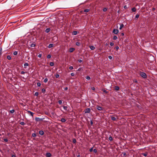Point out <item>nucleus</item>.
Here are the masks:
<instances>
[{
  "mask_svg": "<svg viewBox=\"0 0 157 157\" xmlns=\"http://www.w3.org/2000/svg\"><path fill=\"white\" fill-rule=\"evenodd\" d=\"M140 75L141 76L144 78H146L147 77L146 74L144 72H141Z\"/></svg>",
  "mask_w": 157,
  "mask_h": 157,
  "instance_id": "f257e3e1",
  "label": "nucleus"
},
{
  "mask_svg": "<svg viewBox=\"0 0 157 157\" xmlns=\"http://www.w3.org/2000/svg\"><path fill=\"white\" fill-rule=\"evenodd\" d=\"M119 32L118 30L114 29L113 31V33L115 34H117Z\"/></svg>",
  "mask_w": 157,
  "mask_h": 157,
  "instance_id": "f03ea898",
  "label": "nucleus"
},
{
  "mask_svg": "<svg viewBox=\"0 0 157 157\" xmlns=\"http://www.w3.org/2000/svg\"><path fill=\"white\" fill-rule=\"evenodd\" d=\"M90 109L89 108L86 109L85 110V113H89L90 112Z\"/></svg>",
  "mask_w": 157,
  "mask_h": 157,
  "instance_id": "7ed1b4c3",
  "label": "nucleus"
},
{
  "mask_svg": "<svg viewBox=\"0 0 157 157\" xmlns=\"http://www.w3.org/2000/svg\"><path fill=\"white\" fill-rule=\"evenodd\" d=\"M75 49L74 48H70L69 49L68 51L70 52H72L74 50H75Z\"/></svg>",
  "mask_w": 157,
  "mask_h": 157,
  "instance_id": "20e7f679",
  "label": "nucleus"
},
{
  "mask_svg": "<svg viewBox=\"0 0 157 157\" xmlns=\"http://www.w3.org/2000/svg\"><path fill=\"white\" fill-rule=\"evenodd\" d=\"M97 109L99 110H103V108L102 107L99 106L98 105L97 106Z\"/></svg>",
  "mask_w": 157,
  "mask_h": 157,
  "instance_id": "39448f33",
  "label": "nucleus"
},
{
  "mask_svg": "<svg viewBox=\"0 0 157 157\" xmlns=\"http://www.w3.org/2000/svg\"><path fill=\"white\" fill-rule=\"evenodd\" d=\"M45 156L47 157H50L51 156V154L49 152H47L45 154Z\"/></svg>",
  "mask_w": 157,
  "mask_h": 157,
  "instance_id": "423d86ee",
  "label": "nucleus"
},
{
  "mask_svg": "<svg viewBox=\"0 0 157 157\" xmlns=\"http://www.w3.org/2000/svg\"><path fill=\"white\" fill-rule=\"evenodd\" d=\"M35 120L37 121H39L42 120V119L39 117H36L35 118Z\"/></svg>",
  "mask_w": 157,
  "mask_h": 157,
  "instance_id": "0eeeda50",
  "label": "nucleus"
},
{
  "mask_svg": "<svg viewBox=\"0 0 157 157\" xmlns=\"http://www.w3.org/2000/svg\"><path fill=\"white\" fill-rule=\"evenodd\" d=\"M39 133L41 135H43L44 134V132L42 130L40 131L39 132Z\"/></svg>",
  "mask_w": 157,
  "mask_h": 157,
  "instance_id": "6e6552de",
  "label": "nucleus"
},
{
  "mask_svg": "<svg viewBox=\"0 0 157 157\" xmlns=\"http://www.w3.org/2000/svg\"><path fill=\"white\" fill-rule=\"evenodd\" d=\"M28 112L29 114H30L33 117V115L34 114L33 113V112H31V111H28Z\"/></svg>",
  "mask_w": 157,
  "mask_h": 157,
  "instance_id": "1a4fd4ad",
  "label": "nucleus"
},
{
  "mask_svg": "<svg viewBox=\"0 0 157 157\" xmlns=\"http://www.w3.org/2000/svg\"><path fill=\"white\" fill-rule=\"evenodd\" d=\"M78 32L77 31H73L72 33V34L73 35H76L78 33Z\"/></svg>",
  "mask_w": 157,
  "mask_h": 157,
  "instance_id": "9d476101",
  "label": "nucleus"
},
{
  "mask_svg": "<svg viewBox=\"0 0 157 157\" xmlns=\"http://www.w3.org/2000/svg\"><path fill=\"white\" fill-rule=\"evenodd\" d=\"M50 30V28H48L46 29L45 30V32L46 33H49Z\"/></svg>",
  "mask_w": 157,
  "mask_h": 157,
  "instance_id": "9b49d317",
  "label": "nucleus"
},
{
  "mask_svg": "<svg viewBox=\"0 0 157 157\" xmlns=\"http://www.w3.org/2000/svg\"><path fill=\"white\" fill-rule=\"evenodd\" d=\"M131 10L132 12H135L136 11V9L135 7H133L132 9Z\"/></svg>",
  "mask_w": 157,
  "mask_h": 157,
  "instance_id": "f8f14e48",
  "label": "nucleus"
},
{
  "mask_svg": "<svg viewBox=\"0 0 157 157\" xmlns=\"http://www.w3.org/2000/svg\"><path fill=\"white\" fill-rule=\"evenodd\" d=\"M90 48L91 50H94L95 49V47L93 45L90 46Z\"/></svg>",
  "mask_w": 157,
  "mask_h": 157,
  "instance_id": "ddd939ff",
  "label": "nucleus"
},
{
  "mask_svg": "<svg viewBox=\"0 0 157 157\" xmlns=\"http://www.w3.org/2000/svg\"><path fill=\"white\" fill-rule=\"evenodd\" d=\"M111 119L113 121H116V118L115 117H111Z\"/></svg>",
  "mask_w": 157,
  "mask_h": 157,
  "instance_id": "4468645a",
  "label": "nucleus"
},
{
  "mask_svg": "<svg viewBox=\"0 0 157 157\" xmlns=\"http://www.w3.org/2000/svg\"><path fill=\"white\" fill-rule=\"evenodd\" d=\"M7 59L9 60H10L11 59V57L10 56V55H8L7 56V57H6Z\"/></svg>",
  "mask_w": 157,
  "mask_h": 157,
  "instance_id": "2eb2a0df",
  "label": "nucleus"
},
{
  "mask_svg": "<svg viewBox=\"0 0 157 157\" xmlns=\"http://www.w3.org/2000/svg\"><path fill=\"white\" fill-rule=\"evenodd\" d=\"M53 45H54L53 44H50L48 46V48H51L52 47H53Z\"/></svg>",
  "mask_w": 157,
  "mask_h": 157,
  "instance_id": "dca6fc26",
  "label": "nucleus"
},
{
  "mask_svg": "<svg viewBox=\"0 0 157 157\" xmlns=\"http://www.w3.org/2000/svg\"><path fill=\"white\" fill-rule=\"evenodd\" d=\"M60 121L63 122H64L66 121L65 119L62 118L61 119Z\"/></svg>",
  "mask_w": 157,
  "mask_h": 157,
  "instance_id": "f3484780",
  "label": "nucleus"
},
{
  "mask_svg": "<svg viewBox=\"0 0 157 157\" xmlns=\"http://www.w3.org/2000/svg\"><path fill=\"white\" fill-rule=\"evenodd\" d=\"M36 46V44L34 43H33L30 45V47H34Z\"/></svg>",
  "mask_w": 157,
  "mask_h": 157,
  "instance_id": "a211bd4d",
  "label": "nucleus"
},
{
  "mask_svg": "<svg viewBox=\"0 0 157 157\" xmlns=\"http://www.w3.org/2000/svg\"><path fill=\"white\" fill-rule=\"evenodd\" d=\"M124 26V25L123 24H121L120 25V29H121Z\"/></svg>",
  "mask_w": 157,
  "mask_h": 157,
  "instance_id": "6ab92c4d",
  "label": "nucleus"
},
{
  "mask_svg": "<svg viewBox=\"0 0 157 157\" xmlns=\"http://www.w3.org/2000/svg\"><path fill=\"white\" fill-rule=\"evenodd\" d=\"M76 45L78 46H79L80 45V43L79 42H77L76 43Z\"/></svg>",
  "mask_w": 157,
  "mask_h": 157,
  "instance_id": "aec40b11",
  "label": "nucleus"
},
{
  "mask_svg": "<svg viewBox=\"0 0 157 157\" xmlns=\"http://www.w3.org/2000/svg\"><path fill=\"white\" fill-rule=\"evenodd\" d=\"M102 90L105 93V94H107L108 93V91L105 90V89H102Z\"/></svg>",
  "mask_w": 157,
  "mask_h": 157,
  "instance_id": "412c9836",
  "label": "nucleus"
},
{
  "mask_svg": "<svg viewBox=\"0 0 157 157\" xmlns=\"http://www.w3.org/2000/svg\"><path fill=\"white\" fill-rule=\"evenodd\" d=\"M89 10H90L89 9H86L84 10V12H89Z\"/></svg>",
  "mask_w": 157,
  "mask_h": 157,
  "instance_id": "4be33fe9",
  "label": "nucleus"
},
{
  "mask_svg": "<svg viewBox=\"0 0 157 157\" xmlns=\"http://www.w3.org/2000/svg\"><path fill=\"white\" fill-rule=\"evenodd\" d=\"M54 63L53 62H50V65L51 66H53L54 65Z\"/></svg>",
  "mask_w": 157,
  "mask_h": 157,
  "instance_id": "5701e85b",
  "label": "nucleus"
},
{
  "mask_svg": "<svg viewBox=\"0 0 157 157\" xmlns=\"http://www.w3.org/2000/svg\"><path fill=\"white\" fill-rule=\"evenodd\" d=\"M108 10V8H104L103 9V10L104 12H106Z\"/></svg>",
  "mask_w": 157,
  "mask_h": 157,
  "instance_id": "b1692460",
  "label": "nucleus"
},
{
  "mask_svg": "<svg viewBox=\"0 0 157 157\" xmlns=\"http://www.w3.org/2000/svg\"><path fill=\"white\" fill-rule=\"evenodd\" d=\"M147 153H142V155H144L145 156H146L147 155Z\"/></svg>",
  "mask_w": 157,
  "mask_h": 157,
  "instance_id": "393cba45",
  "label": "nucleus"
},
{
  "mask_svg": "<svg viewBox=\"0 0 157 157\" xmlns=\"http://www.w3.org/2000/svg\"><path fill=\"white\" fill-rule=\"evenodd\" d=\"M24 66H29V64L28 63H26L24 64Z\"/></svg>",
  "mask_w": 157,
  "mask_h": 157,
  "instance_id": "a878e982",
  "label": "nucleus"
},
{
  "mask_svg": "<svg viewBox=\"0 0 157 157\" xmlns=\"http://www.w3.org/2000/svg\"><path fill=\"white\" fill-rule=\"evenodd\" d=\"M48 79L47 78H45V79H44V82L45 83H46L47 82H48Z\"/></svg>",
  "mask_w": 157,
  "mask_h": 157,
  "instance_id": "bb28decb",
  "label": "nucleus"
},
{
  "mask_svg": "<svg viewBox=\"0 0 157 157\" xmlns=\"http://www.w3.org/2000/svg\"><path fill=\"white\" fill-rule=\"evenodd\" d=\"M63 108L64 109L66 110H67V106H63Z\"/></svg>",
  "mask_w": 157,
  "mask_h": 157,
  "instance_id": "cd10ccee",
  "label": "nucleus"
},
{
  "mask_svg": "<svg viewBox=\"0 0 157 157\" xmlns=\"http://www.w3.org/2000/svg\"><path fill=\"white\" fill-rule=\"evenodd\" d=\"M76 139L75 138H74L73 139V142L74 143H76Z\"/></svg>",
  "mask_w": 157,
  "mask_h": 157,
  "instance_id": "c85d7f7f",
  "label": "nucleus"
},
{
  "mask_svg": "<svg viewBox=\"0 0 157 157\" xmlns=\"http://www.w3.org/2000/svg\"><path fill=\"white\" fill-rule=\"evenodd\" d=\"M17 51H15L14 52H13V54L14 55H17Z\"/></svg>",
  "mask_w": 157,
  "mask_h": 157,
  "instance_id": "c756f323",
  "label": "nucleus"
},
{
  "mask_svg": "<svg viewBox=\"0 0 157 157\" xmlns=\"http://www.w3.org/2000/svg\"><path fill=\"white\" fill-rule=\"evenodd\" d=\"M14 110L12 109V110H10V112L11 113H13L14 112Z\"/></svg>",
  "mask_w": 157,
  "mask_h": 157,
  "instance_id": "7c9ffc66",
  "label": "nucleus"
},
{
  "mask_svg": "<svg viewBox=\"0 0 157 157\" xmlns=\"http://www.w3.org/2000/svg\"><path fill=\"white\" fill-rule=\"evenodd\" d=\"M20 124L22 125H24L25 124L24 122H21L20 123Z\"/></svg>",
  "mask_w": 157,
  "mask_h": 157,
  "instance_id": "2f4dec72",
  "label": "nucleus"
},
{
  "mask_svg": "<svg viewBox=\"0 0 157 157\" xmlns=\"http://www.w3.org/2000/svg\"><path fill=\"white\" fill-rule=\"evenodd\" d=\"M109 139L110 141H112L113 140V138L111 136H110L109 138Z\"/></svg>",
  "mask_w": 157,
  "mask_h": 157,
  "instance_id": "473e14b6",
  "label": "nucleus"
},
{
  "mask_svg": "<svg viewBox=\"0 0 157 157\" xmlns=\"http://www.w3.org/2000/svg\"><path fill=\"white\" fill-rule=\"evenodd\" d=\"M37 86L38 87H40L41 86V83L40 82H38Z\"/></svg>",
  "mask_w": 157,
  "mask_h": 157,
  "instance_id": "72a5a7b5",
  "label": "nucleus"
},
{
  "mask_svg": "<svg viewBox=\"0 0 157 157\" xmlns=\"http://www.w3.org/2000/svg\"><path fill=\"white\" fill-rule=\"evenodd\" d=\"M117 38V37L116 36H114L113 37V39L114 40H116Z\"/></svg>",
  "mask_w": 157,
  "mask_h": 157,
  "instance_id": "f704fd0d",
  "label": "nucleus"
},
{
  "mask_svg": "<svg viewBox=\"0 0 157 157\" xmlns=\"http://www.w3.org/2000/svg\"><path fill=\"white\" fill-rule=\"evenodd\" d=\"M86 78L87 80H90V77L89 76H86Z\"/></svg>",
  "mask_w": 157,
  "mask_h": 157,
  "instance_id": "c9c22d12",
  "label": "nucleus"
},
{
  "mask_svg": "<svg viewBox=\"0 0 157 157\" xmlns=\"http://www.w3.org/2000/svg\"><path fill=\"white\" fill-rule=\"evenodd\" d=\"M93 147H92L90 149L89 151L90 152H91L93 151Z\"/></svg>",
  "mask_w": 157,
  "mask_h": 157,
  "instance_id": "e433bc0d",
  "label": "nucleus"
},
{
  "mask_svg": "<svg viewBox=\"0 0 157 157\" xmlns=\"http://www.w3.org/2000/svg\"><path fill=\"white\" fill-rule=\"evenodd\" d=\"M38 94H39V93L38 92H36L35 93V96H37L38 95Z\"/></svg>",
  "mask_w": 157,
  "mask_h": 157,
  "instance_id": "4c0bfd02",
  "label": "nucleus"
},
{
  "mask_svg": "<svg viewBox=\"0 0 157 157\" xmlns=\"http://www.w3.org/2000/svg\"><path fill=\"white\" fill-rule=\"evenodd\" d=\"M45 91V89H42V92L44 93Z\"/></svg>",
  "mask_w": 157,
  "mask_h": 157,
  "instance_id": "58836bf2",
  "label": "nucleus"
},
{
  "mask_svg": "<svg viewBox=\"0 0 157 157\" xmlns=\"http://www.w3.org/2000/svg\"><path fill=\"white\" fill-rule=\"evenodd\" d=\"M3 140L6 142H7L8 141V140L7 138H5L3 139Z\"/></svg>",
  "mask_w": 157,
  "mask_h": 157,
  "instance_id": "ea45409f",
  "label": "nucleus"
},
{
  "mask_svg": "<svg viewBox=\"0 0 157 157\" xmlns=\"http://www.w3.org/2000/svg\"><path fill=\"white\" fill-rule=\"evenodd\" d=\"M36 134L35 133H33L32 134V136L33 137H36Z\"/></svg>",
  "mask_w": 157,
  "mask_h": 157,
  "instance_id": "a19ab883",
  "label": "nucleus"
},
{
  "mask_svg": "<svg viewBox=\"0 0 157 157\" xmlns=\"http://www.w3.org/2000/svg\"><path fill=\"white\" fill-rule=\"evenodd\" d=\"M139 16V15L138 14H136V18H138Z\"/></svg>",
  "mask_w": 157,
  "mask_h": 157,
  "instance_id": "79ce46f5",
  "label": "nucleus"
},
{
  "mask_svg": "<svg viewBox=\"0 0 157 157\" xmlns=\"http://www.w3.org/2000/svg\"><path fill=\"white\" fill-rule=\"evenodd\" d=\"M59 74H56V78H58V77H59Z\"/></svg>",
  "mask_w": 157,
  "mask_h": 157,
  "instance_id": "37998d69",
  "label": "nucleus"
},
{
  "mask_svg": "<svg viewBox=\"0 0 157 157\" xmlns=\"http://www.w3.org/2000/svg\"><path fill=\"white\" fill-rule=\"evenodd\" d=\"M58 103L59 104H61L62 103V101L61 100H59L58 101Z\"/></svg>",
  "mask_w": 157,
  "mask_h": 157,
  "instance_id": "c03bdc74",
  "label": "nucleus"
},
{
  "mask_svg": "<svg viewBox=\"0 0 157 157\" xmlns=\"http://www.w3.org/2000/svg\"><path fill=\"white\" fill-rule=\"evenodd\" d=\"M93 151L95 153H97V150L95 149H94Z\"/></svg>",
  "mask_w": 157,
  "mask_h": 157,
  "instance_id": "a18cd8bd",
  "label": "nucleus"
},
{
  "mask_svg": "<svg viewBox=\"0 0 157 157\" xmlns=\"http://www.w3.org/2000/svg\"><path fill=\"white\" fill-rule=\"evenodd\" d=\"M47 58H49H49H51V55H50L49 54V55H48L47 56Z\"/></svg>",
  "mask_w": 157,
  "mask_h": 157,
  "instance_id": "49530a36",
  "label": "nucleus"
},
{
  "mask_svg": "<svg viewBox=\"0 0 157 157\" xmlns=\"http://www.w3.org/2000/svg\"><path fill=\"white\" fill-rule=\"evenodd\" d=\"M110 44L111 46H112L114 45V43L113 42H111L110 43Z\"/></svg>",
  "mask_w": 157,
  "mask_h": 157,
  "instance_id": "de8ad7c7",
  "label": "nucleus"
},
{
  "mask_svg": "<svg viewBox=\"0 0 157 157\" xmlns=\"http://www.w3.org/2000/svg\"><path fill=\"white\" fill-rule=\"evenodd\" d=\"M69 68L70 70H72L73 69V67L72 66H70L69 67Z\"/></svg>",
  "mask_w": 157,
  "mask_h": 157,
  "instance_id": "09e8293b",
  "label": "nucleus"
},
{
  "mask_svg": "<svg viewBox=\"0 0 157 157\" xmlns=\"http://www.w3.org/2000/svg\"><path fill=\"white\" fill-rule=\"evenodd\" d=\"M108 58L110 59H111L112 58V57L111 56H108Z\"/></svg>",
  "mask_w": 157,
  "mask_h": 157,
  "instance_id": "8fccbe9b",
  "label": "nucleus"
},
{
  "mask_svg": "<svg viewBox=\"0 0 157 157\" xmlns=\"http://www.w3.org/2000/svg\"><path fill=\"white\" fill-rule=\"evenodd\" d=\"M25 73V72H24V71H21V74H24Z\"/></svg>",
  "mask_w": 157,
  "mask_h": 157,
  "instance_id": "3c124183",
  "label": "nucleus"
},
{
  "mask_svg": "<svg viewBox=\"0 0 157 157\" xmlns=\"http://www.w3.org/2000/svg\"><path fill=\"white\" fill-rule=\"evenodd\" d=\"M71 75L72 76H74L75 75V74L74 73H72Z\"/></svg>",
  "mask_w": 157,
  "mask_h": 157,
  "instance_id": "603ef678",
  "label": "nucleus"
},
{
  "mask_svg": "<svg viewBox=\"0 0 157 157\" xmlns=\"http://www.w3.org/2000/svg\"><path fill=\"white\" fill-rule=\"evenodd\" d=\"M115 48L117 50L118 49H119V47L118 46H116L115 47Z\"/></svg>",
  "mask_w": 157,
  "mask_h": 157,
  "instance_id": "864d4df0",
  "label": "nucleus"
},
{
  "mask_svg": "<svg viewBox=\"0 0 157 157\" xmlns=\"http://www.w3.org/2000/svg\"><path fill=\"white\" fill-rule=\"evenodd\" d=\"M124 9H127L128 8V7L126 5H125L124 6Z\"/></svg>",
  "mask_w": 157,
  "mask_h": 157,
  "instance_id": "5fc2aeb1",
  "label": "nucleus"
},
{
  "mask_svg": "<svg viewBox=\"0 0 157 157\" xmlns=\"http://www.w3.org/2000/svg\"><path fill=\"white\" fill-rule=\"evenodd\" d=\"M41 56H42V55H41V54H39V55H38V57H39V58H40V57H41Z\"/></svg>",
  "mask_w": 157,
  "mask_h": 157,
  "instance_id": "6e6d98bb",
  "label": "nucleus"
},
{
  "mask_svg": "<svg viewBox=\"0 0 157 157\" xmlns=\"http://www.w3.org/2000/svg\"><path fill=\"white\" fill-rule=\"evenodd\" d=\"M122 154H123V155L124 156H126V154L125 152H123Z\"/></svg>",
  "mask_w": 157,
  "mask_h": 157,
  "instance_id": "4d7b16f0",
  "label": "nucleus"
},
{
  "mask_svg": "<svg viewBox=\"0 0 157 157\" xmlns=\"http://www.w3.org/2000/svg\"><path fill=\"white\" fill-rule=\"evenodd\" d=\"M78 62H79V63H81V62H82V60H81V59H79V60H78Z\"/></svg>",
  "mask_w": 157,
  "mask_h": 157,
  "instance_id": "13d9d810",
  "label": "nucleus"
},
{
  "mask_svg": "<svg viewBox=\"0 0 157 157\" xmlns=\"http://www.w3.org/2000/svg\"><path fill=\"white\" fill-rule=\"evenodd\" d=\"M90 124L91 125H92L93 124V122L92 121H90Z\"/></svg>",
  "mask_w": 157,
  "mask_h": 157,
  "instance_id": "bf43d9fd",
  "label": "nucleus"
},
{
  "mask_svg": "<svg viewBox=\"0 0 157 157\" xmlns=\"http://www.w3.org/2000/svg\"><path fill=\"white\" fill-rule=\"evenodd\" d=\"M12 157H16V156L15 155H12Z\"/></svg>",
  "mask_w": 157,
  "mask_h": 157,
  "instance_id": "052dcab7",
  "label": "nucleus"
},
{
  "mask_svg": "<svg viewBox=\"0 0 157 157\" xmlns=\"http://www.w3.org/2000/svg\"><path fill=\"white\" fill-rule=\"evenodd\" d=\"M0 96H2V97H3V96H4V95L2 94H0Z\"/></svg>",
  "mask_w": 157,
  "mask_h": 157,
  "instance_id": "680f3d73",
  "label": "nucleus"
},
{
  "mask_svg": "<svg viewBox=\"0 0 157 157\" xmlns=\"http://www.w3.org/2000/svg\"><path fill=\"white\" fill-rule=\"evenodd\" d=\"M115 88H116V89H117V88H119V87L118 86H116L115 87Z\"/></svg>",
  "mask_w": 157,
  "mask_h": 157,
  "instance_id": "e2e57ef3",
  "label": "nucleus"
},
{
  "mask_svg": "<svg viewBox=\"0 0 157 157\" xmlns=\"http://www.w3.org/2000/svg\"><path fill=\"white\" fill-rule=\"evenodd\" d=\"M155 10V8H152V11H153Z\"/></svg>",
  "mask_w": 157,
  "mask_h": 157,
  "instance_id": "0e129e2a",
  "label": "nucleus"
},
{
  "mask_svg": "<svg viewBox=\"0 0 157 157\" xmlns=\"http://www.w3.org/2000/svg\"><path fill=\"white\" fill-rule=\"evenodd\" d=\"M80 155H79V154H78V155H77V157H80Z\"/></svg>",
  "mask_w": 157,
  "mask_h": 157,
  "instance_id": "69168bd1",
  "label": "nucleus"
},
{
  "mask_svg": "<svg viewBox=\"0 0 157 157\" xmlns=\"http://www.w3.org/2000/svg\"><path fill=\"white\" fill-rule=\"evenodd\" d=\"M81 69V68H79V69H78V71H80V70Z\"/></svg>",
  "mask_w": 157,
  "mask_h": 157,
  "instance_id": "338daca9",
  "label": "nucleus"
},
{
  "mask_svg": "<svg viewBox=\"0 0 157 157\" xmlns=\"http://www.w3.org/2000/svg\"><path fill=\"white\" fill-rule=\"evenodd\" d=\"M115 90L117 91L119 90V89H115Z\"/></svg>",
  "mask_w": 157,
  "mask_h": 157,
  "instance_id": "774afa93",
  "label": "nucleus"
}]
</instances>
